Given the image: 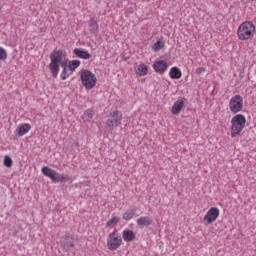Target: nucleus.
Returning a JSON list of instances; mask_svg holds the SVG:
<instances>
[{
    "label": "nucleus",
    "mask_w": 256,
    "mask_h": 256,
    "mask_svg": "<svg viewBox=\"0 0 256 256\" xmlns=\"http://www.w3.org/2000/svg\"><path fill=\"white\" fill-rule=\"evenodd\" d=\"M163 47H165V42H163L161 40L155 42L153 45L154 51H161V49H163Z\"/></svg>",
    "instance_id": "obj_23"
},
{
    "label": "nucleus",
    "mask_w": 256,
    "mask_h": 256,
    "mask_svg": "<svg viewBox=\"0 0 256 256\" xmlns=\"http://www.w3.org/2000/svg\"><path fill=\"white\" fill-rule=\"evenodd\" d=\"M135 213H137V207L133 206L123 214L122 219H124V221H131V219L135 217Z\"/></svg>",
    "instance_id": "obj_17"
},
{
    "label": "nucleus",
    "mask_w": 256,
    "mask_h": 256,
    "mask_svg": "<svg viewBox=\"0 0 256 256\" xmlns=\"http://www.w3.org/2000/svg\"><path fill=\"white\" fill-rule=\"evenodd\" d=\"M79 65H81V61H79V60L69 61L68 69H69L70 73H73V71H75V69H77V67H79Z\"/></svg>",
    "instance_id": "obj_21"
},
{
    "label": "nucleus",
    "mask_w": 256,
    "mask_h": 256,
    "mask_svg": "<svg viewBox=\"0 0 256 256\" xmlns=\"http://www.w3.org/2000/svg\"><path fill=\"white\" fill-rule=\"evenodd\" d=\"M169 75L171 79H181L183 73H181V70L177 66H174L170 69Z\"/></svg>",
    "instance_id": "obj_18"
},
{
    "label": "nucleus",
    "mask_w": 256,
    "mask_h": 256,
    "mask_svg": "<svg viewBox=\"0 0 256 256\" xmlns=\"http://www.w3.org/2000/svg\"><path fill=\"white\" fill-rule=\"evenodd\" d=\"M118 222L119 218L117 216H114L106 222V227H113V225H117Z\"/></svg>",
    "instance_id": "obj_24"
},
{
    "label": "nucleus",
    "mask_w": 256,
    "mask_h": 256,
    "mask_svg": "<svg viewBox=\"0 0 256 256\" xmlns=\"http://www.w3.org/2000/svg\"><path fill=\"white\" fill-rule=\"evenodd\" d=\"M65 57H67V52L65 50H53V52L50 54V73L52 74V77L56 78L57 75H59V65H61L63 69L60 74L62 81H65V79L71 75V71H69V66L67 63L62 62Z\"/></svg>",
    "instance_id": "obj_1"
},
{
    "label": "nucleus",
    "mask_w": 256,
    "mask_h": 256,
    "mask_svg": "<svg viewBox=\"0 0 256 256\" xmlns=\"http://www.w3.org/2000/svg\"><path fill=\"white\" fill-rule=\"evenodd\" d=\"M70 239L71 238L69 237V235H66L65 241L62 243V247L66 251H73V249H75V243H73V241Z\"/></svg>",
    "instance_id": "obj_16"
},
{
    "label": "nucleus",
    "mask_w": 256,
    "mask_h": 256,
    "mask_svg": "<svg viewBox=\"0 0 256 256\" xmlns=\"http://www.w3.org/2000/svg\"><path fill=\"white\" fill-rule=\"evenodd\" d=\"M31 131V125L29 123L18 125L15 133L17 137H23V135H27Z\"/></svg>",
    "instance_id": "obj_12"
},
{
    "label": "nucleus",
    "mask_w": 256,
    "mask_h": 256,
    "mask_svg": "<svg viewBox=\"0 0 256 256\" xmlns=\"http://www.w3.org/2000/svg\"><path fill=\"white\" fill-rule=\"evenodd\" d=\"M185 101H187V98H180L174 102L171 108L172 115H179V113H181V111L185 107Z\"/></svg>",
    "instance_id": "obj_10"
},
{
    "label": "nucleus",
    "mask_w": 256,
    "mask_h": 256,
    "mask_svg": "<svg viewBox=\"0 0 256 256\" xmlns=\"http://www.w3.org/2000/svg\"><path fill=\"white\" fill-rule=\"evenodd\" d=\"M93 115H94L93 110L88 109V110H86V111L84 112V114H83V116H82V119H83L84 121H91V119H93Z\"/></svg>",
    "instance_id": "obj_22"
},
{
    "label": "nucleus",
    "mask_w": 256,
    "mask_h": 256,
    "mask_svg": "<svg viewBox=\"0 0 256 256\" xmlns=\"http://www.w3.org/2000/svg\"><path fill=\"white\" fill-rule=\"evenodd\" d=\"M218 217H219V208L211 207L207 211L206 215L204 216L205 225H211V223H215Z\"/></svg>",
    "instance_id": "obj_9"
},
{
    "label": "nucleus",
    "mask_w": 256,
    "mask_h": 256,
    "mask_svg": "<svg viewBox=\"0 0 256 256\" xmlns=\"http://www.w3.org/2000/svg\"><path fill=\"white\" fill-rule=\"evenodd\" d=\"M229 109L231 113H240V111H243V97L241 95L233 96L229 101Z\"/></svg>",
    "instance_id": "obj_8"
},
{
    "label": "nucleus",
    "mask_w": 256,
    "mask_h": 256,
    "mask_svg": "<svg viewBox=\"0 0 256 256\" xmlns=\"http://www.w3.org/2000/svg\"><path fill=\"white\" fill-rule=\"evenodd\" d=\"M136 73L137 75H140V77H143V75H147L148 73L147 65L145 64L138 65Z\"/></svg>",
    "instance_id": "obj_20"
},
{
    "label": "nucleus",
    "mask_w": 256,
    "mask_h": 256,
    "mask_svg": "<svg viewBox=\"0 0 256 256\" xmlns=\"http://www.w3.org/2000/svg\"><path fill=\"white\" fill-rule=\"evenodd\" d=\"M80 79L85 89H93L97 85V76L91 70L84 69L80 72Z\"/></svg>",
    "instance_id": "obj_5"
},
{
    "label": "nucleus",
    "mask_w": 256,
    "mask_h": 256,
    "mask_svg": "<svg viewBox=\"0 0 256 256\" xmlns=\"http://www.w3.org/2000/svg\"><path fill=\"white\" fill-rule=\"evenodd\" d=\"M255 34V24L251 21L243 22L237 30L238 39L240 41H249Z\"/></svg>",
    "instance_id": "obj_2"
},
{
    "label": "nucleus",
    "mask_w": 256,
    "mask_h": 256,
    "mask_svg": "<svg viewBox=\"0 0 256 256\" xmlns=\"http://www.w3.org/2000/svg\"><path fill=\"white\" fill-rule=\"evenodd\" d=\"M196 73H198V75H201V73H205V68L199 67V68L196 70Z\"/></svg>",
    "instance_id": "obj_27"
},
{
    "label": "nucleus",
    "mask_w": 256,
    "mask_h": 256,
    "mask_svg": "<svg viewBox=\"0 0 256 256\" xmlns=\"http://www.w3.org/2000/svg\"><path fill=\"white\" fill-rule=\"evenodd\" d=\"M247 119L242 114H237L231 120V137H237L245 129Z\"/></svg>",
    "instance_id": "obj_4"
},
{
    "label": "nucleus",
    "mask_w": 256,
    "mask_h": 256,
    "mask_svg": "<svg viewBox=\"0 0 256 256\" xmlns=\"http://www.w3.org/2000/svg\"><path fill=\"white\" fill-rule=\"evenodd\" d=\"M167 62L165 60H158L153 63V69L156 73H159L160 75H163L167 71Z\"/></svg>",
    "instance_id": "obj_11"
},
{
    "label": "nucleus",
    "mask_w": 256,
    "mask_h": 256,
    "mask_svg": "<svg viewBox=\"0 0 256 256\" xmlns=\"http://www.w3.org/2000/svg\"><path fill=\"white\" fill-rule=\"evenodd\" d=\"M121 245H123V238L121 237V234L117 232V229H115L108 235L107 248L109 251H117Z\"/></svg>",
    "instance_id": "obj_6"
},
{
    "label": "nucleus",
    "mask_w": 256,
    "mask_h": 256,
    "mask_svg": "<svg viewBox=\"0 0 256 256\" xmlns=\"http://www.w3.org/2000/svg\"><path fill=\"white\" fill-rule=\"evenodd\" d=\"M122 239L123 241H125L126 243H131V241H135L136 239V235L133 232V230L126 228L123 230L122 232Z\"/></svg>",
    "instance_id": "obj_13"
},
{
    "label": "nucleus",
    "mask_w": 256,
    "mask_h": 256,
    "mask_svg": "<svg viewBox=\"0 0 256 256\" xmlns=\"http://www.w3.org/2000/svg\"><path fill=\"white\" fill-rule=\"evenodd\" d=\"M136 223L140 229H143L144 227H149L152 225L153 220L149 218V216H142L137 219Z\"/></svg>",
    "instance_id": "obj_15"
},
{
    "label": "nucleus",
    "mask_w": 256,
    "mask_h": 256,
    "mask_svg": "<svg viewBox=\"0 0 256 256\" xmlns=\"http://www.w3.org/2000/svg\"><path fill=\"white\" fill-rule=\"evenodd\" d=\"M5 59H7V50L0 47V61H5Z\"/></svg>",
    "instance_id": "obj_26"
},
{
    "label": "nucleus",
    "mask_w": 256,
    "mask_h": 256,
    "mask_svg": "<svg viewBox=\"0 0 256 256\" xmlns=\"http://www.w3.org/2000/svg\"><path fill=\"white\" fill-rule=\"evenodd\" d=\"M41 171L45 177L51 179L52 183H67V181H70L71 179L69 175L59 174L57 171L47 166L42 167Z\"/></svg>",
    "instance_id": "obj_3"
},
{
    "label": "nucleus",
    "mask_w": 256,
    "mask_h": 256,
    "mask_svg": "<svg viewBox=\"0 0 256 256\" xmlns=\"http://www.w3.org/2000/svg\"><path fill=\"white\" fill-rule=\"evenodd\" d=\"M4 165L5 167H13V159L9 156L4 157Z\"/></svg>",
    "instance_id": "obj_25"
},
{
    "label": "nucleus",
    "mask_w": 256,
    "mask_h": 256,
    "mask_svg": "<svg viewBox=\"0 0 256 256\" xmlns=\"http://www.w3.org/2000/svg\"><path fill=\"white\" fill-rule=\"evenodd\" d=\"M89 27H90V30H89L90 33L92 34L99 33V24H97V21L90 20Z\"/></svg>",
    "instance_id": "obj_19"
},
{
    "label": "nucleus",
    "mask_w": 256,
    "mask_h": 256,
    "mask_svg": "<svg viewBox=\"0 0 256 256\" xmlns=\"http://www.w3.org/2000/svg\"><path fill=\"white\" fill-rule=\"evenodd\" d=\"M110 119L106 121V126L110 129V131H113L115 127H119L121 125V122L123 121V113L119 110H111L109 113Z\"/></svg>",
    "instance_id": "obj_7"
},
{
    "label": "nucleus",
    "mask_w": 256,
    "mask_h": 256,
    "mask_svg": "<svg viewBox=\"0 0 256 256\" xmlns=\"http://www.w3.org/2000/svg\"><path fill=\"white\" fill-rule=\"evenodd\" d=\"M73 53L78 59H91V53L83 48H75Z\"/></svg>",
    "instance_id": "obj_14"
}]
</instances>
